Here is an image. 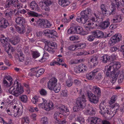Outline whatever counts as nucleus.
<instances>
[{"mask_svg": "<svg viewBox=\"0 0 124 124\" xmlns=\"http://www.w3.org/2000/svg\"><path fill=\"white\" fill-rule=\"evenodd\" d=\"M80 15L82 16L81 23L85 24L86 23L88 26H92L94 23H97L99 19L98 15L95 13H93L89 8L82 11Z\"/></svg>", "mask_w": 124, "mask_h": 124, "instance_id": "f257e3e1", "label": "nucleus"}, {"mask_svg": "<svg viewBox=\"0 0 124 124\" xmlns=\"http://www.w3.org/2000/svg\"><path fill=\"white\" fill-rule=\"evenodd\" d=\"M111 66H109L107 68V70L105 69L104 72H106V74L107 77H111L112 78V80L110 82L112 85L116 80L119 71L117 70L121 67L120 63L118 62H113L111 64Z\"/></svg>", "mask_w": 124, "mask_h": 124, "instance_id": "f03ea898", "label": "nucleus"}, {"mask_svg": "<svg viewBox=\"0 0 124 124\" xmlns=\"http://www.w3.org/2000/svg\"><path fill=\"white\" fill-rule=\"evenodd\" d=\"M9 91L10 94L17 97L22 93L24 91L23 87L17 80H16L15 81L13 86L9 89Z\"/></svg>", "mask_w": 124, "mask_h": 124, "instance_id": "7ed1b4c3", "label": "nucleus"}, {"mask_svg": "<svg viewBox=\"0 0 124 124\" xmlns=\"http://www.w3.org/2000/svg\"><path fill=\"white\" fill-rule=\"evenodd\" d=\"M79 96L76 102V106L73 108V111L75 112L79 111L80 109H83L85 106V102L86 101L85 96L81 91Z\"/></svg>", "mask_w": 124, "mask_h": 124, "instance_id": "20e7f679", "label": "nucleus"}, {"mask_svg": "<svg viewBox=\"0 0 124 124\" xmlns=\"http://www.w3.org/2000/svg\"><path fill=\"white\" fill-rule=\"evenodd\" d=\"M20 2L18 0H7L5 4V8H8L11 6L16 8H19Z\"/></svg>", "mask_w": 124, "mask_h": 124, "instance_id": "39448f33", "label": "nucleus"}, {"mask_svg": "<svg viewBox=\"0 0 124 124\" xmlns=\"http://www.w3.org/2000/svg\"><path fill=\"white\" fill-rule=\"evenodd\" d=\"M43 34L45 36L51 38H56L59 37L57 32L53 30L47 29L43 31Z\"/></svg>", "mask_w": 124, "mask_h": 124, "instance_id": "423d86ee", "label": "nucleus"}, {"mask_svg": "<svg viewBox=\"0 0 124 124\" xmlns=\"http://www.w3.org/2000/svg\"><path fill=\"white\" fill-rule=\"evenodd\" d=\"M111 2V6L110 7V9L109 11L110 14H114L116 13V7L115 5H117V8H119L120 6L121 2H120L118 0H110Z\"/></svg>", "mask_w": 124, "mask_h": 124, "instance_id": "0eeeda50", "label": "nucleus"}, {"mask_svg": "<svg viewBox=\"0 0 124 124\" xmlns=\"http://www.w3.org/2000/svg\"><path fill=\"white\" fill-rule=\"evenodd\" d=\"M122 40V35L120 33L116 34L113 36L109 42L110 46H112Z\"/></svg>", "mask_w": 124, "mask_h": 124, "instance_id": "6e6552de", "label": "nucleus"}, {"mask_svg": "<svg viewBox=\"0 0 124 124\" xmlns=\"http://www.w3.org/2000/svg\"><path fill=\"white\" fill-rule=\"evenodd\" d=\"M99 108L100 111L99 113L104 117L105 116L106 114L111 115L113 113V112L110 111L109 112L108 108H106V107L103 102H101L99 105Z\"/></svg>", "mask_w": 124, "mask_h": 124, "instance_id": "1a4fd4ad", "label": "nucleus"}, {"mask_svg": "<svg viewBox=\"0 0 124 124\" xmlns=\"http://www.w3.org/2000/svg\"><path fill=\"white\" fill-rule=\"evenodd\" d=\"M40 2L39 4L41 8L46 11L49 10V6L50 5L52 2L50 0H43Z\"/></svg>", "mask_w": 124, "mask_h": 124, "instance_id": "9d476101", "label": "nucleus"}, {"mask_svg": "<svg viewBox=\"0 0 124 124\" xmlns=\"http://www.w3.org/2000/svg\"><path fill=\"white\" fill-rule=\"evenodd\" d=\"M91 124H110L109 123L106 121H102L99 118L94 117H92L91 121Z\"/></svg>", "mask_w": 124, "mask_h": 124, "instance_id": "9b49d317", "label": "nucleus"}, {"mask_svg": "<svg viewBox=\"0 0 124 124\" xmlns=\"http://www.w3.org/2000/svg\"><path fill=\"white\" fill-rule=\"evenodd\" d=\"M87 96L89 101L92 103L96 104L98 102V98L90 91L87 92Z\"/></svg>", "mask_w": 124, "mask_h": 124, "instance_id": "f8f14e48", "label": "nucleus"}, {"mask_svg": "<svg viewBox=\"0 0 124 124\" xmlns=\"http://www.w3.org/2000/svg\"><path fill=\"white\" fill-rule=\"evenodd\" d=\"M87 70L86 67L82 64H81L75 68L74 71L76 73H79L80 72H84Z\"/></svg>", "mask_w": 124, "mask_h": 124, "instance_id": "ddd939ff", "label": "nucleus"}, {"mask_svg": "<svg viewBox=\"0 0 124 124\" xmlns=\"http://www.w3.org/2000/svg\"><path fill=\"white\" fill-rule=\"evenodd\" d=\"M57 79L55 78H51L47 82V87L50 90H52L54 87L57 84Z\"/></svg>", "mask_w": 124, "mask_h": 124, "instance_id": "4468645a", "label": "nucleus"}, {"mask_svg": "<svg viewBox=\"0 0 124 124\" xmlns=\"http://www.w3.org/2000/svg\"><path fill=\"white\" fill-rule=\"evenodd\" d=\"M16 106H14L13 108L12 115H14L15 117H18L21 116L23 113V110L19 108H16Z\"/></svg>", "mask_w": 124, "mask_h": 124, "instance_id": "2eb2a0df", "label": "nucleus"}, {"mask_svg": "<svg viewBox=\"0 0 124 124\" xmlns=\"http://www.w3.org/2000/svg\"><path fill=\"white\" fill-rule=\"evenodd\" d=\"M13 10L10 8H8L4 12L5 16L7 19L10 20L13 16Z\"/></svg>", "mask_w": 124, "mask_h": 124, "instance_id": "dca6fc26", "label": "nucleus"}, {"mask_svg": "<svg viewBox=\"0 0 124 124\" xmlns=\"http://www.w3.org/2000/svg\"><path fill=\"white\" fill-rule=\"evenodd\" d=\"M92 33L94 37L99 39L103 38L104 37L103 32L101 31L95 30L92 32Z\"/></svg>", "mask_w": 124, "mask_h": 124, "instance_id": "f3484780", "label": "nucleus"}, {"mask_svg": "<svg viewBox=\"0 0 124 124\" xmlns=\"http://www.w3.org/2000/svg\"><path fill=\"white\" fill-rule=\"evenodd\" d=\"M16 23L20 25L23 26L25 23L24 18L22 17H18L16 18Z\"/></svg>", "mask_w": 124, "mask_h": 124, "instance_id": "a211bd4d", "label": "nucleus"}, {"mask_svg": "<svg viewBox=\"0 0 124 124\" xmlns=\"http://www.w3.org/2000/svg\"><path fill=\"white\" fill-rule=\"evenodd\" d=\"M30 7L32 10L39 11V8L38 5L34 1H32L30 4Z\"/></svg>", "mask_w": 124, "mask_h": 124, "instance_id": "6ab92c4d", "label": "nucleus"}, {"mask_svg": "<svg viewBox=\"0 0 124 124\" xmlns=\"http://www.w3.org/2000/svg\"><path fill=\"white\" fill-rule=\"evenodd\" d=\"M101 60L103 62L106 63L111 61V57L108 55H105L101 57Z\"/></svg>", "mask_w": 124, "mask_h": 124, "instance_id": "aec40b11", "label": "nucleus"}, {"mask_svg": "<svg viewBox=\"0 0 124 124\" xmlns=\"http://www.w3.org/2000/svg\"><path fill=\"white\" fill-rule=\"evenodd\" d=\"M0 40L1 45L4 47H6L9 44L7 39L5 37H1Z\"/></svg>", "mask_w": 124, "mask_h": 124, "instance_id": "412c9836", "label": "nucleus"}, {"mask_svg": "<svg viewBox=\"0 0 124 124\" xmlns=\"http://www.w3.org/2000/svg\"><path fill=\"white\" fill-rule=\"evenodd\" d=\"M110 24L109 19H107L101 23V26L102 29H104L108 27L109 26Z\"/></svg>", "mask_w": 124, "mask_h": 124, "instance_id": "4be33fe9", "label": "nucleus"}, {"mask_svg": "<svg viewBox=\"0 0 124 124\" xmlns=\"http://www.w3.org/2000/svg\"><path fill=\"white\" fill-rule=\"evenodd\" d=\"M98 56L97 55H94L91 57L90 61L93 64L94 66H96L98 64Z\"/></svg>", "mask_w": 124, "mask_h": 124, "instance_id": "5701e85b", "label": "nucleus"}, {"mask_svg": "<svg viewBox=\"0 0 124 124\" xmlns=\"http://www.w3.org/2000/svg\"><path fill=\"white\" fill-rule=\"evenodd\" d=\"M58 3L60 5L63 7L68 6L70 4L69 1L67 0H58Z\"/></svg>", "mask_w": 124, "mask_h": 124, "instance_id": "b1692460", "label": "nucleus"}, {"mask_svg": "<svg viewBox=\"0 0 124 124\" xmlns=\"http://www.w3.org/2000/svg\"><path fill=\"white\" fill-rule=\"evenodd\" d=\"M9 25L7 21L2 20L0 22V27L5 29Z\"/></svg>", "mask_w": 124, "mask_h": 124, "instance_id": "393cba45", "label": "nucleus"}, {"mask_svg": "<svg viewBox=\"0 0 124 124\" xmlns=\"http://www.w3.org/2000/svg\"><path fill=\"white\" fill-rule=\"evenodd\" d=\"M53 106V103L51 101L46 103L45 106V109L47 111H49L52 109Z\"/></svg>", "mask_w": 124, "mask_h": 124, "instance_id": "a878e982", "label": "nucleus"}, {"mask_svg": "<svg viewBox=\"0 0 124 124\" xmlns=\"http://www.w3.org/2000/svg\"><path fill=\"white\" fill-rule=\"evenodd\" d=\"M41 102H43L42 103H40L39 104L38 106L40 108L45 109V106L46 104L47 101L45 99L43 98H41Z\"/></svg>", "mask_w": 124, "mask_h": 124, "instance_id": "bb28decb", "label": "nucleus"}, {"mask_svg": "<svg viewBox=\"0 0 124 124\" xmlns=\"http://www.w3.org/2000/svg\"><path fill=\"white\" fill-rule=\"evenodd\" d=\"M19 41L20 38L19 37H15L10 40L12 44L15 45L18 43Z\"/></svg>", "mask_w": 124, "mask_h": 124, "instance_id": "cd10ccee", "label": "nucleus"}, {"mask_svg": "<svg viewBox=\"0 0 124 124\" xmlns=\"http://www.w3.org/2000/svg\"><path fill=\"white\" fill-rule=\"evenodd\" d=\"M27 96L24 94L21 95L20 96V99L23 102L26 103L28 101Z\"/></svg>", "mask_w": 124, "mask_h": 124, "instance_id": "c85d7f7f", "label": "nucleus"}, {"mask_svg": "<svg viewBox=\"0 0 124 124\" xmlns=\"http://www.w3.org/2000/svg\"><path fill=\"white\" fill-rule=\"evenodd\" d=\"M20 5L19 8H17V12L16 13V14L18 15L19 13H20L21 14H24L26 13L27 12L26 10L23 9L20 10V9L21 8H22L23 5L20 3Z\"/></svg>", "mask_w": 124, "mask_h": 124, "instance_id": "c756f323", "label": "nucleus"}, {"mask_svg": "<svg viewBox=\"0 0 124 124\" xmlns=\"http://www.w3.org/2000/svg\"><path fill=\"white\" fill-rule=\"evenodd\" d=\"M18 58V60L20 62H22L24 61V55L23 53L21 52H20L18 54H16Z\"/></svg>", "mask_w": 124, "mask_h": 124, "instance_id": "7c9ffc66", "label": "nucleus"}, {"mask_svg": "<svg viewBox=\"0 0 124 124\" xmlns=\"http://www.w3.org/2000/svg\"><path fill=\"white\" fill-rule=\"evenodd\" d=\"M75 30L76 33L81 34L83 31V28L80 26H75Z\"/></svg>", "mask_w": 124, "mask_h": 124, "instance_id": "2f4dec72", "label": "nucleus"}, {"mask_svg": "<svg viewBox=\"0 0 124 124\" xmlns=\"http://www.w3.org/2000/svg\"><path fill=\"white\" fill-rule=\"evenodd\" d=\"M44 20L43 19H39L36 22L37 25L41 28H43V26Z\"/></svg>", "mask_w": 124, "mask_h": 124, "instance_id": "473e14b6", "label": "nucleus"}, {"mask_svg": "<svg viewBox=\"0 0 124 124\" xmlns=\"http://www.w3.org/2000/svg\"><path fill=\"white\" fill-rule=\"evenodd\" d=\"M15 27L17 31L20 34H23L25 32V30L23 28H20L17 25L15 26Z\"/></svg>", "mask_w": 124, "mask_h": 124, "instance_id": "72a5a7b5", "label": "nucleus"}, {"mask_svg": "<svg viewBox=\"0 0 124 124\" xmlns=\"http://www.w3.org/2000/svg\"><path fill=\"white\" fill-rule=\"evenodd\" d=\"M44 48L46 50L51 53H53L54 51L53 48L49 47V46L47 45L45 46Z\"/></svg>", "mask_w": 124, "mask_h": 124, "instance_id": "f704fd0d", "label": "nucleus"}, {"mask_svg": "<svg viewBox=\"0 0 124 124\" xmlns=\"http://www.w3.org/2000/svg\"><path fill=\"white\" fill-rule=\"evenodd\" d=\"M41 98L39 99L38 98L37 96H35L32 98L31 101L33 103L35 104H36L37 103H40L41 102Z\"/></svg>", "mask_w": 124, "mask_h": 124, "instance_id": "c9c22d12", "label": "nucleus"}, {"mask_svg": "<svg viewBox=\"0 0 124 124\" xmlns=\"http://www.w3.org/2000/svg\"><path fill=\"white\" fill-rule=\"evenodd\" d=\"M95 90L94 91V93L96 94L97 96H99L101 95V91L99 88L96 86L94 87Z\"/></svg>", "mask_w": 124, "mask_h": 124, "instance_id": "e433bc0d", "label": "nucleus"}, {"mask_svg": "<svg viewBox=\"0 0 124 124\" xmlns=\"http://www.w3.org/2000/svg\"><path fill=\"white\" fill-rule=\"evenodd\" d=\"M43 24V28H47L50 27L52 25L47 20H45Z\"/></svg>", "mask_w": 124, "mask_h": 124, "instance_id": "4c0bfd02", "label": "nucleus"}, {"mask_svg": "<svg viewBox=\"0 0 124 124\" xmlns=\"http://www.w3.org/2000/svg\"><path fill=\"white\" fill-rule=\"evenodd\" d=\"M45 71L42 68L36 71V76L37 77H39L40 75L42 74Z\"/></svg>", "mask_w": 124, "mask_h": 124, "instance_id": "58836bf2", "label": "nucleus"}, {"mask_svg": "<svg viewBox=\"0 0 124 124\" xmlns=\"http://www.w3.org/2000/svg\"><path fill=\"white\" fill-rule=\"evenodd\" d=\"M49 56V55L47 53H44L43 55V56L39 61L41 62H44L46 61L47 58H46V56L48 57Z\"/></svg>", "mask_w": 124, "mask_h": 124, "instance_id": "ea45409f", "label": "nucleus"}, {"mask_svg": "<svg viewBox=\"0 0 124 124\" xmlns=\"http://www.w3.org/2000/svg\"><path fill=\"white\" fill-rule=\"evenodd\" d=\"M75 120L81 124L84 123L85 122L84 119L83 117L81 116H78L77 119H76Z\"/></svg>", "mask_w": 124, "mask_h": 124, "instance_id": "a19ab883", "label": "nucleus"}, {"mask_svg": "<svg viewBox=\"0 0 124 124\" xmlns=\"http://www.w3.org/2000/svg\"><path fill=\"white\" fill-rule=\"evenodd\" d=\"M61 89V85H58L57 84L54 87L53 90L56 93H58Z\"/></svg>", "mask_w": 124, "mask_h": 124, "instance_id": "79ce46f5", "label": "nucleus"}, {"mask_svg": "<svg viewBox=\"0 0 124 124\" xmlns=\"http://www.w3.org/2000/svg\"><path fill=\"white\" fill-rule=\"evenodd\" d=\"M99 70V69H96L92 71L89 74L92 76H93V78H94V77Z\"/></svg>", "mask_w": 124, "mask_h": 124, "instance_id": "37998d69", "label": "nucleus"}, {"mask_svg": "<svg viewBox=\"0 0 124 124\" xmlns=\"http://www.w3.org/2000/svg\"><path fill=\"white\" fill-rule=\"evenodd\" d=\"M86 46L85 43H81L77 44L78 49L84 48Z\"/></svg>", "mask_w": 124, "mask_h": 124, "instance_id": "c03bdc74", "label": "nucleus"}, {"mask_svg": "<svg viewBox=\"0 0 124 124\" xmlns=\"http://www.w3.org/2000/svg\"><path fill=\"white\" fill-rule=\"evenodd\" d=\"M39 67H35L34 69V70H32L31 72H30L29 74V75L30 76H33L36 74V70H37L38 68Z\"/></svg>", "mask_w": 124, "mask_h": 124, "instance_id": "a18cd8bd", "label": "nucleus"}, {"mask_svg": "<svg viewBox=\"0 0 124 124\" xmlns=\"http://www.w3.org/2000/svg\"><path fill=\"white\" fill-rule=\"evenodd\" d=\"M66 85L68 87H70L72 85L73 81L70 79H68L66 82Z\"/></svg>", "mask_w": 124, "mask_h": 124, "instance_id": "49530a36", "label": "nucleus"}, {"mask_svg": "<svg viewBox=\"0 0 124 124\" xmlns=\"http://www.w3.org/2000/svg\"><path fill=\"white\" fill-rule=\"evenodd\" d=\"M32 57L33 58L36 59L40 56V53L37 51L33 52L32 54Z\"/></svg>", "mask_w": 124, "mask_h": 124, "instance_id": "de8ad7c7", "label": "nucleus"}, {"mask_svg": "<svg viewBox=\"0 0 124 124\" xmlns=\"http://www.w3.org/2000/svg\"><path fill=\"white\" fill-rule=\"evenodd\" d=\"M66 123L65 121H61L60 119L55 120L54 122V124H66Z\"/></svg>", "mask_w": 124, "mask_h": 124, "instance_id": "09e8293b", "label": "nucleus"}, {"mask_svg": "<svg viewBox=\"0 0 124 124\" xmlns=\"http://www.w3.org/2000/svg\"><path fill=\"white\" fill-rule=\"evenodd\" d=\"M100 7L101 10L102 12H106L107 11V10L106 8V5L102 4L101 5Z\"/></svg>", "mask_w": 124, "mask_h": 124, "instance_id": "8fccbe9b", "label": "nucleus"}, {"mask_svg": "<svg viewBox=\"0 0 124 124\" xmlns=\"http://www.w3.org/2000/svg\"><path fill=\"white\" fill-rule=\"evenodd\" d=\"M68 49L71 51H73L78 50L77 45H71L69 47Z\"/></svg>", "mask_w": 124, "mask_h": 124, "instance_id": "3c124183", "label": "nucleus"}, {"mask_svg": "<svg viewBox=\"0 0 124 124\" xmlns=\"http://www.w3.org/2000/svg\"><path fill=\"white\" fill-rule=\"evenodd\" d=\"M89 106H90L89 105H88L87 106V108L84 111V113L86 115H91L90 110V108H89Z\"/></svg>", "mask_w": 124, "mask_h": 124, "instance_id": "603ef678", "label": "nucleus"}, {"mask_svg": "<svg viewBox=\"0 0 124 124\" xmlns=\"http://www.w3.org/2000/svg\"><path fill=\"white\" fill-rule=\"evenodd\" d=\"M4 79H6L7 80L9 81L10 82V85H11L13 84L12 81L13 80L12 78L9 75H8L7 76H6L5 77Z\"/></svg>", "mask_w": 124, "mask_h": 124, "instance_id": "864d4df0", "label": "nucleus"}, {"mask_svg": "<svg viewBox=\"0 0 124 124\" xmlns=\"http://www.w3.org/2000/svg\"><path fill=\"white\" fill-rule=\"evenodd\" d=\"M79 37L77 36H73L70 37V40L72 41L77 40L79 39Z\"/></svg>", "mask_w": 124, "mask_h": 124, "instance_id": "5fc2aeb1", "label": "nucleus"}, {"mask_svg": "<svg viewBox=\"0 0 124 124\" xmlns=\"http://www.w3.org/2000/svg\"><path fill=\"white\" fill-rule=\"evenodd\" d=\"M40 94L43 96H46L47 94L46 91L44 89H42L39 91Z\"/></svg>", "mask_w": 124, "mask_h": 124, "instance_id": "6e6d98bb", "label": "nucleus"}, {"mask_svg": "<svg viewBox=\"0 0 124 124\" xmlns=\"http://www.w3.org/2000/svg\"><path fill=\"white\" fill-rule=\"evenodd\" d=\"M90 110L91 115L94 114L96 110V109L94 107H93L91 106H89Z\"/></svg>", "mask_w": 124, "mask_h": 124, "instance_id": "4d7b16f0", "label": "nucleus"}, {"mask_svg": "<svg viewBox=\"0 0 124 124\" xmlns=\"http://www.w3.org/2000/svg\"><path fill=\"white\" fill-rule=\"evenodd\" d=\"M116 96L115 95H114L112 97L111 99L109 101V103L111 105V104L114 103L115 102L116 99L115 98Z\"/></svg>", "mask_w": 124, "mask_h": 124, "instance_id": "13d9d810", "label": "nucleus"}, {"mask_svg": "<svg viewBox=\"0 0 124 124\" xmlns=\"http://www.w3.org/2000/svg\"><path fill=\"white\" fill-rule=\"evenodd\" d=\"M124 75L123 74H121L118 78V81L119 83H122L124 80Z\"/></svg>", "mask_w": 124, "mask_h": 124, "instance_id": "bf43d9fd", "label": "nucleus"}, {"mask_svg": "<svg viewBox=\"0 0 124 124\" xmlns=\"http://www.w3.org/2000/svg\"><path fill=\"white\" fill-rule=\"evenodd\" d=\"M60 113L58 112H56L54 115V117L55 120L60 119V117L59 116Z\"/></svg>", "mask_w": 124, "mask_h": 124, "instance_id": "052dcab7", "label": "nucleus"}, {"mask_svg": "<svg viewBox=\"0 0 124 124\" xmlns=\"http://www.w3.org/2000/svg\"><path fill=\"white\" fill-rule=\"evenodd\" d=\"M80 62L79 60H72L70 62V63L71 64H73L79 63Z\"/></svg>", "mask_w": 124, "mask_h": 124, "instance_id": "680f3d73", "label": "nucleus"}, {"mask_svg": "<svg viewBox=\"0 0 124 124\" xmlns=\"http://www.w3.org/2000/svg\"><path fill=\"white\" fill-rule=\"evenodd\" d=\"M102 78V76L101 73H99L96 76L95 78V79L97 81H100Z\"/></svg>", "mask_w": 124, "mask_h": 124, "instance_id": "e2e57ef3", "label": "nucleus"}, {"mask_svg": "<svg viewBox=\"0 0 124 124\" xmlns=\"http://www.w3.org/2000/svg\"><path fill=\"white\" fill-rule=\"evenodd\" d=\"M119 107V105L118 103H116L114 104L113 105H111L110 107L112 108H115V109H116V110H117L118 109V108Z\"/></svg>", "mask_w": 124, "mask_h": 124, "instance_id": "0e129e2a", "label": "nucleus"}, {"mask_svg": "<svg viewBox=\"0 0 124 124\" xmlns=\"http://www.w3.org/2000/svg\"><path fill=\"white\" fill-rule=\"evenodd\" d=\"M95 37L94 36L93 34L92 35H90L89 36L87 37V39L89 41H92L94 40Z\"/></svg>", "mask_w": 124, "mask_h": 124, "instance_id": "69168bd1", "label": "nucleus"}, {"mask_svg": "<svg viewBox=\"0 0 124 124\" xmlns=\"http://www.w3.org/2000/svg\"><path fill=\"white\" fill-rule=\"evenodd\" d=\"M47 45L49 46H50L54 47H57V45L55 42H53L51 43L49 41Z\"/></svg>", "mask_w": 124, "mask_h": 124, "instance_id": "338daca9", "label": "nucleus"}, {"mask_svg": "<svg viewBox=\"0 0 124 124\" xmlns=\"http://www.w3.org/2000/svg\"><path fill=\"white\" fill-rule=\"evenodd\" d=\"M42 121L43 124H47L48 123L47 118L46 117H43L42 118Z\"/></svg>", "mask_w": 124, "mask_h": 124, "instance_id": "774afa93", "label": "nucleus"}]
</instances>
